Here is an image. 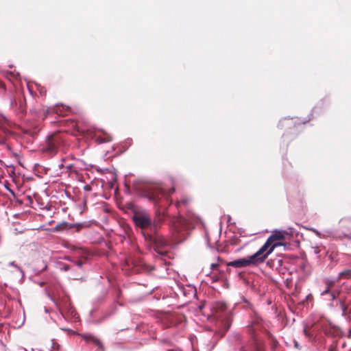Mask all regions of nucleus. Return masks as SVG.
Segmentation results:
<instances>
[{
    "label": "nucleus",
    "mask_w": 351,
    "mask_h": 351,
    "mask_svg": "<svg viewBox=\"0 0 351 351\" xmlns=\"http://www.w3.org/2000/svg\"><path fill=\"white\" fill-rule=\"evenodd\" d=\"M192 226L191 221L180 215L173 217L170 222V231L175 241L180 243L185 240Z\"/></svg>",
    "instance_id": "nucleus-1"
},
{
    "label": "nucleus",
    "mask_w": 351,
    "mask_h": 351,
    "mask_svg": "<svg viewBox=\"0 0 351 351\" xmlns=\"http://www.w3.org/2000/svg\"><path fill=\"white\" fill-rule=\"evenodd\" d=\"M60 144V138L58 134H52L47 136L43 152L52 157L58 152Z\"/></svg>",
    "instance_id": "nucleus-2"
},
{
    "label": "nucleus",
    "mask_w": 351,
    "mask_h": 351,
    "mask_svg": "<svg viewBox=\"0 0 351 351\" xmlns=\"http://www.w3.org/2000/svg\"><path fill=\"white\" fill-rule=\"evenodd\" d=\"M337 281V280L328 278L323 279V285H320L319 288L320 295L324 297L326 295H329V300H335L339 293L337 291L332 290V288Z\"/></svg>",
    "instance_id": "nucleus-3"
},
{
    "label": "nucleus",
    "mask_w": 351,
    "mask_h": 351,
    "mask_svg": "<svg viewBox=\"0 0 351 351\" xmlns=\"http://www.w3.org/2000/svg\"><path fill=\"white\" fill-rule=\"evenodd\" d=\"M283 243H274L269 248L265 243L264 245L252 256L254 258L257 264L262 263L267 258V256L273 252L277 246L282 245Z\"/></svg>",
    "instance_id": "nucleus-4"
},
{
    "label": "nucleus",
    "mask_w": 351,
    "mask_h": 351,
    "mask_svg": "<svg viewBox=\"0 0 351 351\" xmlns=\"http://www.w3.org/2000/svg\"><path fill=\"white\" fill-rule=\"evenodd\" d=\"M244 301L247 303V304L244 306V308L246 309H251L252 311V314L250 315L251 320L247 325V328L251 333H253L258 326H261L263 319L257 313V312L254 309L252 305L245 300H244Z\"/></svg>",
    "instance_id": "nucleus-5"
},
{
    "label": "nucleus",
    "mask_w": 351,
    "mask_h": 351,
    "mask_svg": "<svg viewBox=\"0 0 351 351\" xmlns=\"http://www.w3.org/2000/svg\"><path fill=\"white\" fill-rule=\"evenodd\" d=\"M132 221L134 225L141 229L148 228L152 225V220L150 216L145 213H135L132 216Z\"/></svg>",
    "instance_id": "nucleus-6"
},
{
    "label": "nucleus",
    "mask_w": 351,
    "mask_h": 351,
    "mask_svg": "<svg viewBox=\"0 0 351 351\" xmlns=\"http://www.w3.org/2000/svg\"><path fill=\"white\" fill-rule=\"evenodd\" d=\"M165 195V191L158 186L149 187L143 193V197L154 204H157L160 199Z\"/></svg>",
    "instance_id": "nucleus-7"
},
{
    "label": "nucleus",
    "mask_w": 351,
    "mask_h": 351,
    "mask_svg": "<svg viewBox=\"0 0 351 351\" xmlns=\"http://www.w3.org/2000/svg\"><path fill=\"white\" fill-rule=\"evenodd\" d=\"M237 351H266L265 347L254 338L241 345Z\"/></svg>",
    "instance_id": "nucleus-8"
},
{
    "label": "nucleus",
    "mask_w": 351,
    "mask_h": 351,
    "mask_svg": "<svg viewBox=\"0 0 351 351\" xmlns=\"http://www.w3.org/2000/svg\"><path fill=\"white\" fill-rule=\"evenodd\" d=\"M254 258L251 255L230 262L228 265L235 268H243L250 265H257Z\"/></svg>",
    "instance_id": "nucleus-9"
},
{
    "label": "nucleus",
    "mask_w": 351,
    "mask_h": 351,
    "mask_svg": "<svg viewBox=\"0 0 351 351\" xmlns=\"http://www.w3.org/2000/svg\"><path fill=\"white\" fill-rule=\"evenodd\" d=\"M213 308L216 313H224L227 322H230V317L234 315L232 310H228L226 304L221 301H217L213 304Z\"/></svg>",
    "instance_id": "nucleus-10"
},
{
    "label": "nucleus",
    "mask_w": 351,
    "mask_h": 351,
    "mask_svg": "<svg viewBox=\"0 0 351 351\" xmlns=\"http://www.w3.org/2000/svg\"><path fill=\"white\" fill-rule=\"evenodd\" d=\"M86 343H92L97 347L99 351H104V347L101 341L95 335L89 333L81 335Z\"/></svg>",
    "instance_id": "nucleus-11"
},
{
    "label": "nucleus",
    "mask_w": 351,
    "mask_h": 351,
    "mask_svg": "<svg viewBox=\"0 0 351 351\" xmlns=\"http://www.w3.org/2000/svg\"><path fill=\"white\" fill-rule=\"evenodd\" d=\"M324 334L330 337H340L343 335L341 330L335 326L329 325L324 329Z\"/></svg>",
    "instance_id": "nucleus-12"
},
{
    "label": "nucleus",
    "mask_w": 351,
    "mask_h": 351,
    "mask_svg": "<svg viewBox=\"0 0 351 351\" xmlns=\"http://www.w3.org/2000/svg\"><path fill=\"white\" fill-rule=\"evenodd\" d=\"M50 110L58 114L60 116H65L70 111V108L69 106H64L63 105L59 106L57 104Z\"/></svg>",
    "instance_id": "nucleus-13"
},
{
    "label": "nucleus",
    "mask_w": 351,
    "mask_h": 351,
    "mask_svg": "<svg viewBox=\"0 0 351 351\" xmlns=\"http://www.w3.org/2000/svg\"><path fill=\"white\" fill-rule=\"evenodd\" d=\"M10 134L9 130H8L4 125L0 123V144L3 145L5 143V136Z\"/></svg>",
    "instance_id": "nucleus-14"
},
{
    "label": "nucleus",
    "mask_w": 351,
    "mask_h": 351,
    "mask_svg": "<svg viewBox=\"0 0 351 351\" xmlns=\"http://www.w3.org/2000/svg\"><path fill=\"white\" fill-rule=\"evenodd\" d=\"M232 340L236 343H238L240 344L239 347L243 345L245 343H247V341H243L242 335L240 332H233L232 334Z\"/></svg>",
    "instance_id": "nucleus-15"
},
{
    "label": "nucleus",
    "mask_w": 351,
    "mask_h": 351,
    "mask_svg": "<svg viewBox=\"0 0 351 351\" xmlns=\"http://www.w3.org/2000/svg\"><path fill=\"white\" fill-rule=\"evenodd\" d=\"M64 308H65V310L67 311L69 315H71L73 318H75L77 313H76L75 310L74 309V308L73 306H71L69 302H66L64 303Z\"/></svg>",
    "instance_id": "nucleus-16"
},
{
    "label": "nucleus",
    "mask_w": 351,
    "mask_h": 351,
    "mask_svg": "<svg viewBox=\"0 0 351 351\" xmlns=\"http://www.w3.org/2000/svg\"><path fill=\"white\" fill-rule=\"evenodd\" d=\"M343 278H351V269H347V270H344V271L339 272L336 280H337V281H338L339 280Z\"/></svg>",
    "instance_id": "nucleus-17"
},
{
    "label": "nucleus",
    "mask_w": 351,
    "mask_h": 351,
    "mask_svg": "<svg viewBox=\"0 0 351 351\" xmlns=\"http://www.w3.org/2000/svg\"><path fill=\"white\" fill-rule=\"evenodd\" d=\"M271 236L274 240H275L276 241L282 240L285 239L284 234L280 231L273 233Z\"/></svg>",
    "instance_id": "nucleus-18"
},
{
    "label": "nucleus",
    "mask_w": 351,
    "mask_h": 351,
    "mask_svg": "<svg viewBox=\"0 0 351 351\" xmlns=\"http://www.w3.org/2000/svg\"><path fill=\"white\" fill-rule=\"evenodd\" d=\"M111 140H112L111 137L108 134H106V136L104 138L101 137V136H98L97 138V142H98L99 143H104L106 142L110 141Z\"/></svg>",
    "instance_id": "nucleus-19"
},
{
    "label": "nucleus",
    "mask_w": 351,
    "mask_h": 351,
    "mask_svg": "<svg viewBox=\"0 0 351 351\" xmlns=\"http://www.w3.org/2000/svg\"><path fill=\"white\" fill-rule=\"evenodd\" d=\"M267 245H269V248L274 243H280V242H276L274 239L272 238L271 234L269 237V238L267 239L265 242Z\"/></svg>",
    "instance_id": "nucleus-20"
},
{
    "label": "nucleus",
    "mask_w": 351,
    "mask_h": 351,
    "mask_svg": "<svg viewBox=\"0 0 351 351\" xmlns=\"http://www.w3.org/2000/svg\"><path fill=\"white\" fill-rule=\"evenodd\" d=\"M189 202V199L188 198H182L176 203V207L180 208L181 204L186 205L188 204Z\"/></svg>",
    "instance_id": "nucleus-21"
},
{
    "label": "nucleus",
    "mask_w": 351,
    "mask_h": 351,
    "mask_svg": "<svg viewBox=\"0 0 351 351\" xmlns=\"http://www.w3.org/2000/svg\"><path fill=\"white\" fill-rule=\"evenodd\" d=\"M308 230L311 231L312 232H313L318 237H319V238L322 237L321 232L319 231H318L317 229H315L314 228H308Z\"/></svg>",
    "instance_id": "nucleus-22"
},
{
    "label": "nucleus",
    "mask_w": 351,
    "mask_h": 351,
    "mask_svg": "<svg viewBox=\"0 0 351 351\" xmlns=\"http://www.w3.org/2000/svg\"><path fill=\"white\" fill-rule=\"evenodd\" d=\"M70 269V266L68 265H64L62 267H60V270L64 271H67Z\"/></svg>",
    "instance_id": "nucleus-23"
},
{
    "label": "nucleus",
    "mask_w": 351,
    "mask_h": 351,
    "mask_svg": "<svg viewBox=\"0 0 351 351\" xmlns=\"http://www.w3.org/2000/svg\"><path fill=\"white\" fill-rule=\"evenodd\" d=\"M322 298H324V300H326V301H328V302H330V306H333L332 302H333L335 300H329V295H325L324 297H322Z\"/></svg>",
    "instance_id": "nucleus-24"
},
{
    "label": "nucleus",
    "mask_w": 351,
    "mask_h": 351,
    "mask_svg": "<svg viewBox=\"0 0 351 351\" xmlns=\"http://www.w3.org/2000/svg\"><path fill=\"white\" fill-rule=\"evenodd\" d=\"M10 265L11 266H14V267H16V268H17V269H18L21 272H22V273H23V270H22V269H21L19 266H18V265H16L14 261L10 262Z\"/></svg>",
    "instance_id": "nucleus-25"
},
{
    "label": "nucleus",
    "mask_w": 351,
    "mask_h": 351,
    "mask_svg": "<svg viewBox=\"0 0 351 351\" xmlns=\"http://www.w3.org/2000/svg\"><path fill=\"white\" fill-rule=\"evenodd\" d=\"M75 265H76L79 268L82 267V265H83V263H82V261H75Z\"/></svg>",
    "instance_id": "nucleus-26"
},
{
    "label": "nucleus",
    "mask_w": 351,
    "mask_h": 351,
    "mask_svg": "<svg viewBox=\"0 0 351 351\" xmlns=\"http://www.w3.org/2000/svg\"><path fill=\"white\" fill-rule=\"evenodd\" d=\"M219 265L217 263H212L210 265V268L212 270H215L218 267Z\"/></svg>",
    "instance_id": "nucleus-27"
},
{
    "label": "nucleus",
    "mask_w": 351,
    "mask_h": 351,
    "mask_svg": "<svg viewBox=\"0 0 351 351\" xmlns=\"http://www.w3.org/2000/svg\"><path fill=\"white\" fill-rule=\"evenodd\" d=\"M16 351H27V350L23 347H19L16 348Z\"/></svg>",
    "instance_id": "nucleus-28"
},
{
    "label": "nucleus",
    "mask_w": 351,
    "mask_h": 351,
    "mask_svg": "<svg viewBox=\"0 0 351 351\" xmlns=\"http://www.w3.org/2000/svg\"><path fill=\"white\" fill-rule=\"evenodd\" d=\"M328 351H336V350H335V348L332 346H331L329 348V349L328 350Z\"/></svg>",
    "instance_id": "nucleus-29"
},
{
    "label": "nucleus",
    "mask_w": 351,
    "mask_h": 351,
    "mask_svg": "<svg viewBox=\"0 0 351 351\" xmlns=\"http://www.w3.org/2000/svg\"><path fill=\"white\" fill-rule=\"evenodd\" d=\"M10 75L13 77H16V76L18 75V73H10Z\"/></svg>",
    "instance_id": "nucleus-30"
},
{
    "label": "nucleus",
    "mask_w": 351,
    "mask_h": 351,
    "mask_svg": "<svg viewBox=\"0 0 351 351\" xmlns=\"http://www.w3.org/2000/svg\"><path fill=\"white\" fill-rule=\"evenodd\" d=\"M346 314V307L345 306H343V313H342V315H344Z\"/></svg>",
    "instance_id": "nucleus-31"
},
{
    "label": "nucleus",
    "mask_w": 351,
    "mask_h": 351,
    "mask_svg": "<svg viewBox=\"0 0 351 351\" xmlns=\"http://www.w3.org/2000/svg\"><path fill=\"white\" fill-rule=\"evenodd\" d=\"M63 167H64V165H63V163H62H62H60V165H58V167H59V169H62Z\"/></svg>",
    "instance_id": "nucleus-32"
},
{
    "label": "nucleus",
    "mask_w": 351,
    "mask_h": 351,
    "mask_svg": "<svg viewBox=\"0 0 351 351\" xmlns=\"http://www.w3.org/2000/svg\"><path fill=\"white\" fill-rule=\"evenodd\" d=\"M315 253H316V254H318V253H319V250H318V247H316L315 248Z\"/></svg>",
    "instance_id": "nucleus-33"
},
{
    "label": "nucleus",
    "mask_w": 351,
    "mask_h": 351,
    "mask_svg": "<svg viewBox=\"0 0 351 351\" xmlns=\"http://www.w3.org/2000/svg\"><path fill=\"white\" fill-rule=\"evenodd\" d=\"M214 281H217L218 278L217 276H214L212 277Z\"/></svg>",
    "instance_id": "nucleus-34"
},
{
    "label": "nucleus",
    "mask_w": 351,
    "mask_h": 351,
    "mask_svg": "<svg viewBox=\"0 0 351 351\" xmlns=\"http://www.w3.org/2000/svg\"><path fill=\"white\" fill-rule=\"evenodd\" d=\"M348 337H351V329L348 331Z\"/></svg>",
    "instance_id": "nucleus-35"
},
{
    "label": "nucleus",
    "mask_w": 351,
    "mask_h": 351,
    "mask_svg": "<svg viewBox=\"0 0 351 351\" xmlns=\"http://www.w3.org/2000/svg\"><path fill=\"white\" fill-rule=\"evenodd\" d=\"M45 92H46V90H44L43 88H42V89L40 90V93H41V94L45 93Z\"/></svg>",
    "instance_id": "nucleus-36"
},
{
    "label": "nucleus",
    "mask_w": 351,
    "mask_h": 351,
    "mask_svg": "<svg viewBox=\"0 0 351 351\" xmlns=\"http://www.w3.org/2000/svg\"><path fill=\"white\" fill-rule=\"evenodd\" d=\"M50 298H51V300L53 302H54L56 303V302H55V300H53V298L50 297Z\"/></svg>",
    "instance_id": "nucleus-37"
},
{
    "label": "nucleus",
    "mask_w": 351,
    "mask_h": 351,
    "mask_svg": "<svg viewBox=\"0 0 351 351\" xmlns=\"http://www.w3.org/2000/svg\"><path fill=\"white\" fill-rule=\"evenodd\" d=\"M51 351H55V347H53V350H51Z\"/></svg>",
    "instance_id": "nucleus-38"
},
{
    "label": "nucleus",
    "mask_w": 351,
    "mask_h": 351,
    "mask_svg": "<svg viewBox=\"0 0 351 351\" xmlns=\"http://www.w3.org/2000/svg\"><path fill=\"white\" fill-rule=\"evenodd\" d=\"M348 351H351V348Z\"/></svg>",
    "instance_id": "nucleus-39"
},
{
    "label": "nucleus",
    "mask_w": 351,
    "mask_h": 351,
    "mask_svg": "<svg viewBox=\"0 0 351 351\" xmlns=\"http://www.w3.org/2000/svg\"><path fill=\"white\" fill-rule=\"evenodd\" d=\"M38 351H41V350H38Z\"/></svg>",
    "instance_id": "nucleus-40"
}]
</instances>
